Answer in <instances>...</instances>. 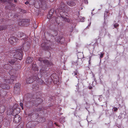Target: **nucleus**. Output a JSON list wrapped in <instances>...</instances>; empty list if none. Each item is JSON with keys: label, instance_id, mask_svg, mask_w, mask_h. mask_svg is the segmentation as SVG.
<instances>
[{"label": "nucleus", "instance_id": "f257e3e1", "mask_svg": "<svg viewBox=\"0 0 128 128\" xmlns=\"http://www.w3.org/2000/svg\"><path fill=\"white\" fill-rule=\"evenodd\" d=\"M40 74L38 73V74H35L36 75H34L32 76H31L30 77H28L26 80V83L28 84H30L36 80H38V79L40 80V78L42 77V76L45 77L48 76V72L46 70L44 69L43 68H42L40 70Z\"/></svg>", "mask_w": 128, "mask_h": 128}, {"label": "nucleus", "instance_id": "f03ea898", "mask_svg": "<svg viewBox=\"0 0 128 128\" xmlns=\"http://www.w3.org/2000/svg\"><path fill=\"white\" fill-rule=\"evenodd\" d=\"M22 48L11 51L10 53L11 56L15 57L17 59L21 60L22 57Z\"/></svg>", "mask_w": 128, "mask_h": 128}, {"label": "nucleus", "instance_id": "7ed1b4c3", "mask_svg": "<svg viewBox=\"0 0 128 128\" xmlns=\"http://www.w3.org/2000/svg\"><path fill=\"white\" fill-rule=\"evenodd\" d=\"M9 116H10V113H11L10 117L12 115L14 116V122L16 123H18L21 120V117L18 115V114H16V112H9Z\"/></svg>", "mask_w": 128, "mask_h": 128}, {"label": "nucleus", "instance_id": "20e7f679", "mask_svg": "<svg viewBox=\"0 0 128 128\" xmlns=\"http://www.w3.org/2000/svg\"><path fill=\"white\" fill-rule=\"evenodd\" d=\"M36 98L35 102H34V103H35L36 104H39L41 103L43 101V100L42 99L39 98L41 96V93L40 92H36L32 97L33 98L35 96L36 97Z\"/></svg>", "mask_w": 128, "mask_h": 128}, {"label": "nucleus", "instance_id": "39448f33", "mask_svg": "<svg viewBox=\"0 0 128 128\" xmlns=\"http://www.w3.org/2000/svg\"><path fill=\"white\" fill-rule=\"evenodd\" d=\"M30 20L28 19H23L19 22V25L22 26H27L29 25Z\"/></svg>", "mask_w": 128, "mask_h": 128}, {"label": "nucleus", "instance_id": "423d86ee", "mask_svg": "<svg viewBox=\"0 0 128 128\" xmlns=\"http://www.w3.org/2000/svg\"><path fill=\"white\" fill-rule=\"evenodd\" d=\"M18 37L19 38L22 37V39L24 41V42H28V36L26 35H24V34L22 32H19L18 33Z\"/></svg>", "mask_w": 128, "mask_h": 128}, {"label": "nucleus", "instance_id": "0eeeda50", "mask_svg": "<svg viewBox=\"0 0 128 128\" xmlns=\"http://www.w3.org/2000/svg\"><path fill=\"white\" fill-rule=\"evenodd\" d=\"M55 39L56 41L60 44H62L65 42L64 38L62 36L57 37Z\"/></svg>", "mask_w": 128, "mask_h": 128}, {"label": "nucleus", "instance_id": "6e6552de", "mask_svg": "<svg viewBox=\"0 0 128 128\" xmlns=\"http://www.w3.org/2000/svg\"><path fill=\"white\" fill-rule=\"evenodd\" d=\"M19 39L14 36L10 37L9 39V41L11 44H13L14 42H19Z\"/></svg>", "mask_w": 128, "mask_h": 128}, {"label": "nucleus", "instance_id": "1a4fd4ad", "mask_svg": "<svg viewBox=\"0 0 128 128\" xmlns=\"http://www.w3.org/2000/svg\"><path fill=\"white\" fill-rule=\"evenodd\" d=\"M20 84L18 83L16 84L15 86L14 87V92L16 93H18L20 90Z\"/></svg>", "mask_w": 128, "mask_h": 128}, {"label": "nucleus", "instance_id": "9d476101", "mask_svg": "<svg viewBox=\"0 0 128 128\" xmlns=\"http://www.w3.org/2000/svg\"><path fill=\"white\" fill-rule=\"evenodd\" d=\"M14 76H11L10 78V79H4V82L7 83H9L10 84H12L14 81Z\"/></svg>", "mask_w": 128, "mask_h": 128}, {"label": "nucleus", "instance_id": "9b49d317", "mask_svg": "<svg viewBox=\"0 0 128 128\" xmlns=\"http://www.w3.org/2000/svg\"><path fill=\"white\" fill-rule=\"evenodd\" d=\"M66 5L63 2H62L60 4L59 9L65 11L66 9Z\"/></svg>", "mask_w": 128, "mask_h": 128}, {"label": "nucleus", "instance_id": "f8f14e48", "mask_svg": "<svg viewBox=\"0 0 128 128\" xmlns=\"http://www.w3.org/2000/svg\"><path fill=\"white\" fill-rule=\"evenodd\" d=\"M43 62L46 65V67L49 66L50 65H51L52 64V63L50 62L48 60H42Z\"/></svg>", "mask_w": 128, "mask_h": 128}, {"label": "nucleus", "instance_id": "ddd939ff", "mask_svg": "<svg viewBox=\"0 0 128 128\" xmlns=\"http://www.w3.org/2000/svg\"><path fill=\"white\" fill-rule=\"evenodd\" d=\"M32 70L35 71L36 74L37 73L36 72H38V69L37 65L36 64L33 63L32 64Z\"/></svg>", "mask_w": 128, "mask_h": 128}, {"label": "nucleus", "instance_id": "4468645a", "mask_svg": "<svg viewBox=\"0 0 128 128\" xmlns=\"http://www.w3.org/2000/svg\"><path fill=\"white\" fill-rule=\"evenodd\" d=\"M60 17L62 18L65 16H68L67 13L63 11H60Z\"/></svg>", "mask_w": 128, "mask_h": 128}, {"label": "nucleus", "instance_id": "2eb2a0df", "mask_svg": "<svg viewBox=\"0 0 128 128\" xmlns=\"http://www.w3.org/2000/svg\"><path fill=\"white\" fill-rule=\"evenodd\" d=\"M68 5L70 6H73L76 5V2L73 1H67L66 2Z\"/></svg>", "mask_w": 128, "mask_h": 128}, {"label": "nucleus", "instance_id": "dca6fc26", "mask_svg": "<svg viewBox=\"0 0 128 128\" xmlns=\"http://www.w3.org/2000/svg\"><path fill=\"white\" fill-rule=\"evenodd\" d=\"M54 12V9L53 8L49 12L48 15V18L52 17V16L53 13Z\"/></svg>", "mask_w": 128, "mask_h": 128}, {"label": "nucleus", "instance_id": "f3484780", "mask_svg": "<svg viewBox=\"0 0 128 128\" xmlns=\"http://www.w3.org/2000/svg\"><path fill=\"white\" fill-rule=\"evenodd\" d=\"M33 61V58H32L28 57L27 58L26 62L27 63H30Z\"/></svg>", "mask_w": 128, "mask_h": 128}, {"label": "nucleus", "instance_id": "a211bd4d", "mask_svg": "<svg viewBox=\"0 0 128 128\" xmlns=\"http://www.w3.org/2000/svg\"><path fill=\"white\" fill-rule=\"evenodd\" d=\"M32 88L33 90L34 91H36L37 90H38L39 88V86L36 84H34L33 85Z\"/></svg>", "mask_w": 128, "mask_h": 128}, {"label": "nucleus", "instance_id": "6ab92c4d", "mask_svg": "<svg viewBox=\"0 0 128 128\" xmlns=\"http://www.w3.org/2000/svg\"><path fill=\"white\" fill-rule=\"evenodd\" d=\"M17 60L16 58L14 57L11 61L9 62V63L11 64H14L15 62L17 61Z\"/></svg>", "mask_w": 128, "mask_h": 128}, {"label": "nucleus", "instance_id": "aec40b11", "mask_svg": "<svg viewBox=\"0 0 128 128\" xmlns=\"http://www.w3.org/2000/svg\"><path fill=\"white\" fill-rule=\"evenodd\" d=\"M7 86V85H6V84H0V86L1 87L3 88H5L7 89H8L10 88V87H6V86Z\"/></svg>", "mask_w": 128, "mask_h": 128}, {"label": "nucleus", "instance_id": "412c9836", "mask_svg": "<svg viewBox=\"0 0 128 128\" xmlns=\"http://www.w3.org/2000/svg\"><path fill=\"white\" fill-rule=\"evenodd\" d=\"M6 26L5 25H1L0 26V30H3L6 28Z\"/></svg>", "mask_w": 128, "mask_h": 128}, {"label": "nucleus", "instance_id": "4be33fe9", "mask_svg": "<svg viewBox=\"0 0 128 128\" xmlns=\"http://www.w3.org/2000/svg\"><path fill=\"white\" fill-rule=\"evenodd\" d=\"M58 29V28L56 29V30H54L53 31V34L54 36H56L58 34V32L57 31Z\"/></svg>", "mask_w": 128, "mask_h": 128}, {"label": "nucleus", "instance_id": "5701e85b", "mask_svg": "<svg viewBox=\"0 0 128 128\" xmlns=\"http://www.w3.org/2000/svg\"><path fill=\"white\" fill-rule=\"evenodd\" d=\"M42 4H44L47 3V0H40Z\"/></svg>", "mask_w": 128, "mask_h": 128}, {"label": "nucleus", "instance_id": "b1692460", "mask_svg": "<svg viewBox=\"0 0 128 128\" xmlns=\"http://www.w3.org/2000/svg\"><path fill=\"white\" fill-rule=\"evenodd\" d=\"M66 17V16H65L64 18H63L64 20L66 22H70V19Z\"/></svg>", "mask_w": 128, "mask_h": 128}, {"label": "nucleus", "instance_id": "393cba45", "mask_svg": "<svg viewBox=\"0 0 128 128\" xmlns=\"http://www.w3.org/2000/svg\"><path fill=\"white\" fill-rule=\"evenodd\" d=\"M43 109H44V108H39V109H37V108H36L35 109V110L34 111L35 112H38L41 111H42L43 110Z\"/></svg>", "mask_w": 128, "mask_h": 128}, {"label": "nucleus", "instance_id": "a878e982", "mask_svg": "<svg viewBox=\"0 0 128 128\" xmlns=\"http://www.w3.org/2000/svg\"><path fill=\"white\" fill-rule=\"evenodd\" d=\"M79 62V60L77 61L76 62V63H75V65L76 66L77 65H80L82 63V62L81 60H80V62Z\"/></svg>", "mask_w": 128, "mask_h": 128}, {"label": "nucleus", "instance_id": "bb28decb", "mask_svg": "<svg viewBox=\"0 0 128 128\" xmlns=\"http://www.w3.org/2000/svg\"><path fill=\"white\" fill-rule=\"evenodd\" d=\"M80 21L81 22H84V17H80L79 18Z\"/></svg>", "mask_w": 128, "mask_h": 128}, {"label": "nucleus", "instance_id": "cd10ccee", "mask_svg": "<svg viewBox=\"0 0 128 128\" xmlns=\"http://www.w3.org/2000/svg\"><path fill=\"white\" fill-rule=\"evenodd\" d=\"M78 72L77 71H75L74 72L72 73L73 75L76 76L78 74Z\"/></svg>", "mask_w": 128, "mask_h": 128}, {"label": "nucleus", "instance_id": "c85d7f7f", "mask_svg": "<svg viewBox=\"0 0 128 128\" xmlns=\"http://www.w3.org/2000/svg\"><path fill=\"white\" fill-rule=\"evenodd\" d=\"M119 26V24L117 23H115L114 24V26L115 28H116L118 26Z\"/></svg>", "mask_w": 128, "mask_h": 128}, {"label": "nucleus", "instance_id": "c756f323", "mask_svg": "<svg viewBox=\"0 0 128 128\" xmlns=\"http://www.w3.org/2000/svg\"><path fill=\"white\" fill-rule=\"evenodd\" d=\"M39 81H40V84H45L43 80H39Z\"/></svg>", "mask_w": 128, "mask_h": 128}, {"label": "nucleus", "instance_id": "7c9ffc66", "mask_svg": "<svg viewBox=\"0 0 128 128\" xmlns=\"http://www.w3.org/2000/svg\"><path fill=\"white\" fill-rule=\"evenodd\" d=\"M5 20L4 19H2L0 20V24H2L3 23V22Z\"/></svg>", "mask_w": 128, "mask_h": 128}, {"label": "nucleus", "instance_id": "2f4dec72", "mask_svg": "<svg viewBox=\"0 0 128 128\" xmlns=\"http://www.w3.org/2000/svg\"><path fill=\"white\" fill-rule=\"evenodd\" d=\"M40 120L42 122H44L46 120V118H41Z\"/></svg>", "mask_w": 128, "mask_h": 128}, {"label": "nucleus", "instance_id": "473e14b6", "mask_svg": "<svg viewBox=\"0 0 128 128\" xmlns=\"http://www.w3.org/2000/svg\"><path fill=\"white\" fill-rule=\"evenodd\" d=\"M20 105L21 106L22 109L23 110L24 108L23 104L21 102L20 103Z\"/></svg>", "mask_w": 128, "mask_h": 128}, {"label": "nucleus", "instance_id": "72a5a7b5", "mask_svg": "<svg viewBox=\"0 0 128 128\" xmlns=\"http://www.w3.org/2000/svg\"><path fill=\"white\" fill-rule=\"evenodd\" d=\"M114 110V112L117 111L118 110V108L116 107H114L113 108Z\"/></svg>", "mask_w": 128, "mask_h": 128}, {"label": "nucleus", "instance_id": "f704fd0d", "mask_svg": "<svg viewBox=\"0 0 128 128\" xmlns=\"http://www.w3.org/2000/svg\"><path fill=\"white\" fill-rule=\"evenodd\" d=\"M104 55V53H101L100 54V58H102Z\"/></svg>", "mask_w": 128, "mask_h": 128}, {"label": "nucleus", "instance_id": "c9c22d12", "mask_svg": "<svg viewBox=\"0 0 128 128\" xmlns=\"http://www.w3.org/2000/svg\"><path fill=\"white\" fill-rule=\"evenodd\" d=\"M5 1V0H0V2H4Z\"/></svg>", "mask_w": 128, "mask_h": 128}, {"label": "nucleus", "instance_id": "e433bc0d", "mask_svg": "<svg viewBox=\"0 0 128 128\" xmlns=\"http://www.w3.org/2000/svg\"><path fill=\"white\" fill-rule=\"evenodd\" d=\"M10 5L12 7L13 6V7H14L15 6V4H11Z\"/></svg>", "mask_w": 128, "mask_h": 128}, {"label": "nucleus", "instance_id": "4c0bfd02", "mask_svg": "<svg viewBox=\"0 0 128 128\" xmlns=\"http://www.w3.org/2000/svg\"><path fill=\"white\" fill-rule=\"evenodd\" d=\"M92 55H91V56H90L89 58V60H91V58L92 57Z\"/></svg>", "mask_w": 128, "mask_h": 128}, {"label": "nucleus", "instance_id": "58836bf2", "mask_svg": "<svg viewBox=\"0 0 128 128\" xmlns=\"http://www.w3.org/2000/svg\"><path fill=\"white\" fill-rule=\"evenodd\" d=\"M74 30V28H72L70 30V32H72Z\"/></svg>", "mask_w": 128, "mask_h": 128}, {"label": "nucleus", "instance_id": "ea45409f", "mask_svg": "<svg viewBox=\"0 0 128 128\" xmlns=\"http://www.w3.org/2000/svg\"><path fill=\"white\" fill-rule=\"evenodd\" d=\"M55 80H53V81H54V83H55V84L57 83V82H58V80H57L56 81V82H55Z\"/></svg>", "mask_w": 128, "mask_h": 128}, {"label": "nucleus", "instance_id": "a19ab883", "mask_svg": "<svg viewBox=\"0 0 128 128\" xmlns=\"http://www.w3.org/2000/svg\"><path fill=\"white\" fill-rule=\"evenodd\" d=\"M29 2L28 1H26V2H25V4H29Z\"/></svg>", "mask_w": 128, "mask_h": 128}, {"label": "nucleus", "instance_id": "79ce46f5", "mask_svg": "<svg viewBox=\"0 0 128 128\" xmlns=\"http://www.w3.org/2000/svg\"><path fill=\"white\" fill-rule=\"evenodd\" d=\"M29 46H30V44H29L28 45V46L26 47V48H27V50H28V49Z\"/></svg>", "mask_w": 128, "mask_h": 128}, {"label": "nucleus", "instance_id": "37998d69", "mask_svg": "<svg viewBox=\"0 0 128 128\" xmlns=\"http://www.w3.org/2000/svg\"><path fill=\"white\" fill-rule=\"evenodd\" d=\"M92 86H90L89 88V89L90 90H91L92 89Z\"/></svg>", "mask_w": 128, "mask_h": 128}, {"label": "nucleus", "instance_id": "c03bdc74", "mask_svg": "<svg viewBox=\"0 0 128 128\" xmlns=\"http://www.w3.org/2000/svg\"><path fill=\"white\" fill-rule=\"evenodd\" d=\"M17 109L18 110H19L18 111V112H20V108H16V110Z\"/></svg>", "mask_w": 128, "mask_h": 128}, {"label": "nucleus", "instance_id": "a18cd8bd", "mask_svg": "<svg viewBox=\"0 0 128 128\" xmlns=\"http://www.w3.org/2000/svg\"><path fill=\"white\" fill-rule=\"evenodd\" d=\"M8 65V64H7V65H4V66L3 67L4 68H6L5 67V66H7V65Z\"/></svg>", "mask_w": 128, "mask_h": 128}, {"label": "nucleus", "instance_id": "49530a36", "mask_svg": "<svg viewBox=\"0 0 128 128\" xmlns=\"http://www.w3.org/2000/svg\"><path fill=\"white\" fill-rule=\"evenodd\" d=\"M53 106V104H51V105H50V106H49V107H51V106Z\"/></svg>", "mask_w": 128, "mask_h": 128}, {"label": "nucleus", "instance_id": "de8ad7c7", "mask_svg": "<svg viewBox=\"0 0 128 128\" xmlns=\"http://www.w3.org/2000/svg\"><path fill=\"white\" fill-rule=\"evenodd\" d=\"M22 10V12H26V11L25 10Z\"/></svg>", "mask_w": 128, "mask_h": 128}, {"label": "nucleus", "instance_id": "09e8293b", "mask_svg": "<svg viewBox=\"0 0 128 128\" xmlns=\"http://www.w3.org/2000/svg\"><path fill=\"white\" fill-rule=\"evenodd\" d=\"M14 2H16V3L17 2V1L16 0H14Z\"/></svg>", "mask_w": 128, "mask_h": 128}, {"label": "nucleus", "instance_id": "8fccbe9b", "mask_svg": "<svg viewBox=\"0 0 128 128\" xmlns=\"http://www.w3.org/2000/svg\"><path fill=\"white\" fill-rule=\"evenodd\" d=\"M90 60H89V61H88V63L89 64H90Z\"/></svg>", "mask_w": 128, "mask_h": 128}, {"label": "nucleus", "instance_id": "3c124183", "mask_svg": "<svg viewBox=\"0 0 128 128\" xmlns=\"http://www.w3.org/2000/svg\"><path fill=\"white\" fill-rule=\"evenodd\" d=\"M54 124L55 125H56V126H58V125L56 124V123L55 122V123H54Z\"/></svg>", "mask_w": 128, "mask_h": 128}, {"label": "nucleus", "instance_id": "603ef678", "mask_svg": "<svg viewBox=\"0 0 128 128\" xmlns=\"http://www.w3.org/2000/svg\"><path fill=\"white\" fill-rule=\"evenodd\" d=\"M52 98L54 99H55V97L54 96H53L52 97Z\"/></svg>", "mask_w": 128, "mask_h": 128}, {"label": "nucleus", "instance_id": "864d4df0", "mask_svg": "<svg viewBox=\"0 0 128 128\" xmlns=\"http://www.w3.org/2000/svg\"><path fill=\"white\" fill-rule=\"evenodd\" d=\"M86 104H88V102H86Z\"/></svg>", "mask_w": 128, "mask_h": 128}, {"label": "nucleus", "instance_id": "5fc2aeb1", "mask_svg": "<svg viewBox=\"0 0 128 128\" xmlns=\"http://www.w3.org/2000/svg\"><path fill=\"white\" fill-rule=\"evenodd\" d=\"M39 60H40V61H41L40 58H39Z\"/></svg>", "mask_w": 128, "mask_h": 128}, {"label": "nucleus", "instance_id": "6e6d98bb", "mask_svg": "<svg viewBox=\"0 0 128 128\" xmlns=\"http://www.w3.org/2000/svg\"><path fill=\"white\" fill-rule=\"evenodd\" d=\"M53 18H54V20H55V19H56V18H55L54 17Z\"/></svg>", "mask_w": 128, "mask_h": 128}, {"label": "nucleus", "instance_id": "4d7b16f0", "mask_svg": "<svg viewBox=\"0 0 128 128\" xmlns=\"http://www.w3.org/2000/svg\"><path fill=\"white\" fill-rule=\"evenodd\" d=\"M27 126H28V124H27L26 125V127H27Z\"/></svg>", "mask_w": 128, "mask_h": 128}, {"label": "nucleus", "instance_id": "13d9d810", "mask_svg": "<svg viewBox=\"0 0 128 128\" xmlns=\"http://www.w3.org/2000/svg\"><path fill=\"white\" fill-rule=\"evenodd\" d=\"M54 1V0H52V1Z\"/></svg>", "mask_w": 128, "mask_h": 128}, {"label": "nucleus", "instance_id": "bf43d9fd", "mask_svg": "<svg viewBox=\"0 0 128 128\" xmlns=\"http://www.w3.org/2000/svg\"><path fill=\"white\" fill-rule=\"evenodd\" d=\"M8 114H7V116H8Z\"/></svg>", "mask_w": 128, "mask_h": 128}, {"label": "nucleus", "instance_id": "052dcab7", "mask_svg": "<svg viewBox=\"0 0 128 128\" xmlns=\"http://www.w3.org/2000/svg\"><path fill=\"white\" fill-rule=\"evenodd\" d=\"M24 113H25V114H26V113L27 112H24Z\"/></svg>", "mask_w": 128, "mask_h": 128}, {"label": "nucleus", "instance_id": "680f3d73", "mask_svg": "<svg viewBox=\"0 0 128 128\" xmlns=\"http://www.w3.org/2000/svg\"><path fill=\"white\" fill-rule=\"evenodd\" d=\"M24 48H23V50H24Z\"/></svg>", "mask_w": 128, "mask_h": 128}, {"label": "nucleus", "instance_id": "e2e57ef3", "mask_svg": "<svg viewBox=\"0 0 128 128\" xmlns=\"http://www.w3.org/2000/svg\"><path fill=\"white\" fill-rule=\"evenodd\" d=\"M53 74H52V76H53Z\"/></svg>", "mask_w": 128, "mask_h": 128}, {"label": "nucleus", "instance_id": "0e129e2a", "mask_svg": "<svg viewBox=\"0 0 128 128\" xmlns=\"http://www.w3.org/2000/svg\"><path fill=\"white\" fill-rule=\"evenodd\" d=\"M7 68H6V69Z\"/></svg>", "mask_w": 128, "mask_h": 128}, {"label": "nucleus", "instance_id": "69168bd1", "mask_svg": "<svg viewBox=\"0 0 128 128\" xmlns=\"http://www.w3.org/2000/svg\"><path fill=\"white\" fill-rule=\"evenodd\" d=\"M76 78H77L76 76Z\"/></svg>", "mask_w": 128, "mask_h": 128}]
</instances>
